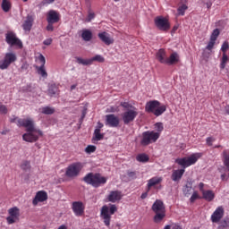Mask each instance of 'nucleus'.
<instances>
[{"instance_id":"nucleus-1","label":"nucleus","mask_w":229,"mask_h":229,"mask_svg":"<svg viewBox=\"0 0 229 229\" xmlns=\"http://www.w3.org/2000/svg\"><path fill=\"white\" fill-rule=\"evenodd\" d=\"M199 158H201V153H195L191 154L190 157L176 158L175 164L181 165L182 169L173 170L171 175L172 182H180L183 174H185V169L191 167V165H194Z\"/></svg>"},{"instance_id":"nucleus-2","label":"nucleus","mask_w":229,"mask_h":229,"mask_svg":"<svg viewBox=\"0 0 229 229\" xmlns=\"http://www.w3.org/2000/svg\"><path fill=\"white\" fill-rule=\"evenodd\" d=\"M17 126L26 128V133L22 135L25 142H37L39 137H42V131L35 128V123L31 119L19 118L17 121Z\"/></svg>"},{"instance_id":"nucleus-3","label":"nucleus","mask_w":229,"mask_h":229,"mask_svg":"<svg viewBox=\"0 0 229 229\" xmlns=\"http://www.w3.org/2000/svg\"><path fill=\"white\" fill-rule=\"evenodd\" d=\"M121 106L125 109L122 114L123 124L127 125L130 123H133L137 119V115H139V109L128 102H122Z\"/></svg>"},{"instance_id":"nucleus-4","label":"nucleus","mask_w":229,"mask_h":229,"mask_svg":"<svg viewBox=\"0 0 229 229\" xmlns=\"http://www.w3.org/2000/svg\"><path fill=\"white\" fill-rule=\"evenodd\" d=\"M107 178L101 175L99 173H89L83 177V182L87 183L88 185H91L95 189H98V187H101V185H105L107 182Z\"/></svg>"},{"instance_id":"nucleus-5","label":"nucleus","mask_w":229,"mask_h":229,"mask_svg":"<svg viewBox=\"0 0 229 229\" xmlns=\"http://www.w3.org/2000/svg\"><path fill=\"white\" fill-rule=\"evenodd\" d=\"M167 110L165 105H161L158 100H150L145 105V112L153 114L156 117H160Z\"/></svg>"},{"instance_id":"nucleus-6","label":"nucleus","mask_w":229,"mask_h":229,"mask_svg":"<svg viewBox=\"0 0 229 229\" xmlns=\"http://www.w3.org/2000/svg\"><path fill=\"white\" fill-rule=\"evenodd\" d=\"M117 212V206L115 204L110 205V208L104 205L100 209V219H102L105 226L110 227L112 216Z\"/></svg>"},{"instance_id":"nucleus-7","label":"nucleus","mask_w":229,"mask_h":229,"mask_svg":"<svg viewBox=\"0 0 229 229\" xmlns=\"http://www.w3.org/2000/svg\"><path fill=\"white\" fill-rule=\"evenodd\" d=\"M152 212L155 213L154 223H161L165 217V206L164 201L157 199L152 205Z\"/></svg>"},{"instance_id":"nucleus-8","label":"nucleus","mask_w":229,"mask_h":229,"mask_svg":"<svg viewBox=\"0 0 229 229\" xmlns=\"http://www.w3.org/2000/svg\"><path fill=\"white\" fill-rule=\"evenodd\" d=\"M157 139H160V132H156L155 131H146L142 132L140 145L149 146L157 142Z\"/></svg>"},{"instance_id":"nucleus-9","label":"nucleus","mask_w":229,"mask_h":229,"mask_svg":"<svg viewBox=\"0 0 229 229\" xmlns=\"http://www.w3.org/2000/svg\"><path fill=\"white\" fill-rule=\"evenodd\" d=\"M82 169H83V164L80 162L71 164L66 168L65 176H67V178H76V176H78L80 173H81Z\"/></svg>"},{"instance_id":"nucleus-10","label":"nucleus","mask_w":229,"mask_h":229,"mask_svg":"<svg viewBox=\"0 0 229 229\" xmlns=\"http://www.w3.org/2000/svg\"><path fill=\"white\" fill-rule=\"evenodd\" d=\"M9 216L6 217V222L9 225H13L19 221V217L21 216V209L17 207H13L8 209Z\"/></svg>"},{"instance_id":"nucleus-11","label":"nucleus","mask_w":229,"mask_h":229,"mask_svg":"<svg viewBox=\"0 0 229 229\" xmlns=\"http://www.w3.org/2000/svg\"><path fill=\"white\" fill-rule=\"evenodd\" d=\"M155 25L161 31H168L171 28V24L169 21L165 19L164 16H157L154 20Z\"/></svg>"},{"instance_id":"nucleus-12","label":"nucleus","mask_w":229,"mask_h":229,"mask_svg":"<svg viewBox=\"0 0 229 229\" xmlns=\"http://www.w3.org/2000/svg\"><path fill=\"white\" fill-rule=\"evenodd\" d=\"M46 58H36V64H34L38 74L42 78H47V72H46Z\"/></svg>"},{"instance_id":"nucleus-13","label":"nucleus","mask_w":229,"mask_h":229,"mask_svg":"<svg viewBox=\"0 0 229 229\" xmlns=\"http://www.w3.org/2000/svg\"><path fill=\"white\" fill-rule=\"evenodd\" d=\"M223 217H225V208L223 206H219L212 213L210 221L217 225L221 223Z\"/></svg>"},{"instance_id":"nucleus-14","label":"nucleus","mask_w":229,"mask_h":229,"mask_svg":"<svg viewBox=\"0 0 229 229\" xmlns=\"http://www.w3.org/2000/svg\"><path fill=\"white\" fill-rule=\"evenodd\" d=\"M5 40L9 46H15L16 47H22V42L20 41V39L17 38V35L15 33L9 31L5 35Z\"/></svg>"},{"instance_id":"nucleus-15","label":"nucleus","mask_w":229,"mask_h":229,"mask_svg":"<svg viewBox=\"0 0 229 229\" xmlns=\"http://www.w3.org/2000/svg\"><path fill=\"white\" fill-rule=\"evenodd\" d=\"M120 123L119 116L114 114L106 115V126H109V128H118Z\"/></svg>"},{"instance_id":"nucleus-16","label":"nucleus","mask_w":229,"mask_h":229,"mask_svg":"<svg viewBox=\"0 0 229 229\" xmlns=\"http://www.w3.org/2000/svg\"><path fill=\"white\" fill-rule=\"evenodd\" d=\"M61 18L62 15H60V13L55 10H50L47 13V22L56 24V22H60Z\"/></svg>"},{"instance_id":"nucleus-17","label":"nucleus","mask_w":229,"mask_h":229,"mask_svg":"<svg viewBox=\"0 0 229 229\" xmlns=\"http://www.w3.org/2000/svg\"><path fill=\"white\" fill-rule=\"evenodd\" d=\"M44 201H47V192L40 191L36 193V196L32 200V204L34 207H37L38 203H42Z\"/></svg>"},{"instance_id":"nucleus-18","label":"nucleus","mask_w":229,"mask_h":229,"mask_svg":"<svg viewBox=\"0 0 229 229\" xmlns=\"http://www.w3.org/2000/svg\"><path fill=\"white\" fill-rule=\"evenodd\" d=\"M72 208L75 216H81L85 212V207L83 206V202L81 201H74L72 202Z\"/></svg>"},{"instance_id":"nucleus-19","label":"nucleus","mask_w":229,"mask_h":229,"mask_svg":"<svg viewBox=\"0 0 229 229\" xmlns=\"http://www.w3.org/2000/svg\"><path fill=\"white\" fill-rule=\"evenodd\" d=\"M93 62H98L99 64H103V62H105V58H77L76 60V63L80 64L81 65H92Z\"/></svg>"},{"instance_id":"nucleus-20","label":"nucleus","mask_w":229,"mask_h":229,"mask_svg":"<svg viewBox=\"0 0 229 229\" xmlns=\"http://www.w3.org/2000/svg\"><path fill=\"white\" fill-rule=\"evenodd\" d=\"M107 199L111 203H116V201H121V199H123V192L119 191H112L107 196Z\"/></svg>"},{"instance_id":"nucleus-21","label":"nucleus","mask_w":229,"mask_h":229,"mask_svg":"<svg viewBox=\"0 0 229 229\" xmlns=\"http://www.w3.org/2000/svg\"><path fill=\"white\" fill-rule=\"evenodd\" d=\"M163 180H164V178H162L160 176H154V177L150 178L147 183L148 191H151V188L155 187V185H160V183H162Z\"/></svg>"},{"instance_id":"nucleus-22","label":"nucleus","mask_w":229,"mask_h":229,"mask_svg":"<svg viewBox=\"0 0 229 229\" xmlns=\"http://www.w3.org/2000/svg\"><path fill=\"white\" fill-rule=\"evenodd\" d=\"M35 19L31 15H28L23 21L22 28L24 31H31V28L33 27V21Z\"/></svg>"},{"instance_id":"nucleus-23","label":"nucleus","mask_w":229,"mask_h":229,"mask_svg":"<svg viewBox=\"0 0 229 229\" xmlns=\"http://www.w3.org/2000/svg\"><path fill=\"white\" fill-rule=\"evenodd\" d=\"M98 38H100V40H102V42H104V44H106V46H110V44H114V39H112V38H110V34L106 33V32H101L98 34Z\"/></svg>"},{"instance_id":"nucleus-24","label":"nucleus","mask_w":229,"mask_h":229,"mask_svg":"<svg viewBox=\"0 0 229 229\" xmlns=\"http://www.w3.org/2000/svg\"><path fill=\"white\" fill-rule=\"evenodd\" d=\"M15 62V58H4L0 60V69L2 71H4V69H8L10 67V64H13Z\"/></svg>"},{"instance_id":"nucleus-25","label":"nucleus","mask_w":229,"mask_h":229,"mask_svg":"<svg viewBox=\"0 0 229 229\" xmlns=\"http://www.w3.org/2000/svg\"><path fill=\"white\" fill-rule=\"evenodd\" d=\"M202 198L206 201H213L214 199L216 198V194L212 190H207L202 191Z\"/></svg>"},{"instance_id":"nucleus-26","label":"nucleus","mask_w":229,"mask_h":229,"mask_svg":"<svg viewBox=\"0 0 229 229\" xmlns=\"http://www.w3.org/2000/svg\"><path fill=\"white\" fill-rule=\"evenodd\" d=\"M160 64H165V65H176L180 60L178 58H159Z\"/></svg>"},{"instance_id":"nucleus-27","label":"nucleus","mask_w":229,"mask_h":229,"mask_svg":"<svg viewBox=\"0 0 229 229\" xmlns=\"http://www.w3.org/2000/svg\"><path fill=\"white\" fill-rule=\"evenodd\" d=\"M47 94L50 96V98H53L54 96H58L60 94V89H58V86H56V84H51L48 87Z\"/></svg>"},{"instance_id":"nucleus-28","label":"nucleus","mask_w":229,"mask_h":229,"mask_svg":"<svg viewBox=\"0 0 229 229\" xmlns=\"http://www.w3.org/2000/svg\"><path fill=\"white\" fill-rule=\"evenodd\" d=\"M124 182H131V180H137V173L135 171H127V177L123 176Z\"/></svg>"},{"instance_id":"nucleus-29","label":"nucleus","mask_w":229,"mask_h":229,"mask_svg":"<svg viewBox=\"0 0 229 229\" xmlns=\"http://www.w3.org/2000/svg\"><path fill=\"white\" fill-rule=\"evenodd\" d=\"M81 37L85 42H90V40H92V31L89 30H83Z\"/></svg>"},{"instance_id":"nucleus-30","label":"nucleus","mask_w":229,"mask_h":229,"mask_svg":"<svg viewBox=\"0 0 229 229\" xmlns=\"http://www.w3.org/2000/svg\"><path fill=\"white\" fill-rule=\"evenodd\" d=\"M182 192L184 194V196H191V194H192V182H187L186 185L183 187L182 189Z\"/></svg>"},{"instance_id":"nucleus-31","label":"nucleus","mask_w":229,"mask_h":229,"mask_svg":"<svg viewBox=\"0 0 229 229\" xmlns=\"http://www.w3.org/2000/svg\"><path fill=\"white\" fill-rule=\"evenodd\" d=\"M136 160H137V162H141L142 164H146V162H149V156H148L145 153L139 154L136 157Z\"/></svg>"},{"instance_id":"nucleus-32","label":"nucleus","mask_w":229,"mask_h":229,"mask_svg":"<svg viewBox=\"0 0 229 229\" xmlns=\"http://www.w3.org/2000/svg\"><path fill=\"white\" fill-rule=\"evenodd\" d=\"M41 114H44L45 115H53V114H55V108L50 106L42 107Z\"/></svg>"},{"instance_id":"nucleus-33","label":"nucleus","mask_w":229,"mask_h":229,"mask_svg":"<svg viewBox=\"0 0 229 229\" xmlns=\"http://www.w3.org/2000/svg\"><path fill=\"white\" fill-rule=\"evenodd\" d=\"M2 9L5 12L8 13L10 10H12V3L8 0H3L2 2Z\"/></svg>"},{"instance_id":"nucleus-34","label":"nucleus","mask_w":229,"mask_h":229,"mask_svg":"<svg viewBox=\"0 0 229 229\" xmlns=\"http://www.w3.org/2000/svg\"><path fill=\"white\" fill-rule=\"evenodd\" d=\"M228 49H229V43H228V41H225L221 47V51L223 53V58H228V55H226V52L228 51Z\"/></svg>"},{"instance_id":"nucleus-35","label":"nucleus","mask_w":229,"mask_h":229,"mask_svg":"<svg viewBox=\"0 0 229 229\" xmlns=\"http://www.w3.org/2000/svg\"><path fill=\"white\" fill-rule=\"evenodd\" d=\"M223 157H224V165H225L227 171H229V154H228V151L224 150L223 151Z\"/></svg>"},{"instance_id":"nucleus-36","label":"nucleus","mask_w":229,"mask_h":229,"mask_svg":"<svg viewBox=\"0 0 229 229\" xmlns=\"http://www.w3.org/2000/svg\"><path fill=\"white\" fill-rule=\"evenodd\" d=\"M22 171H30L31 169V163L30 161H23L21 165Z\"/></svg>"},{"instance_id":"nucleus-37","label":"nucleus","mask_w":229,"mask_h":229,"mask_svg":"<svg viewBox=\"0 0 229 229\" xmlns=\"http://www.w3.org/2000/svg\"><path fill=\"white\" fill-rule=\"evenodd\" d=\"M94 135L97 140H103L105 139V134H101V130L99 129H95Z\"/></svg>"},{"instance_id":"nucleus-38","label":"nucleus","mask_w":229,"mask_h":229,"mask_svg":"<svg viewBox=\"0 0 229 229\" xmlns=\"http://www.w3.org/2000/svg\"><path fill=\"white\" fill-rule=\"evenodd\" d=\"M219 228L220 229L229 228V218H225V219L220 220V222H219Z\"/></svg>"},{"instance_id":"nucleus-39","label":"nucleus","mask_w":229,"mask_h":229,"mask_svg":"<svg viewBox=\"0 0 229 229\" xmlns=\"http://www.w3.org/2000/svg\"><path fill=\"white\" fill-rule=\"evenodd\" d=\"M220 31L219 29H215L210 36V39L214 40L216 42V40H217V37H219L220 35Z\"/></svg>"},{"instance_id":"nucleus-40","label":"nucleus","mask_w":229,"mask_h":229,"mask_svg":"<svg viewBox=\"0 0 229 229\" xmlns=\"http://www.w3.org/2000/svg\"><path fill=\"white\" fill-rule=\"evenodd\" d=\"M187 5L186 4H182L181 6L178 7L177 12L178 15H185V12H187Z\"/></svg>"},{"instance_id":"nucleus-41","label":"nucleus","mask_w":229,"mask_h":229,"mask_svg":"<svg viewBox=\"0 0 229 229\" xmlns=\"http://www.w3.org/2000/svg\"><path fill=\"white\" fill-rule=\"evenodd\" d=\"M214 46H216V41L210 39L205 48V51H212V49H214Z\"/></svg>"},{"instance_id":"nucleus-42","label":"nucleus","mask_w":229,"mask_h":229,"mask_svg":"<svg viewBox=\"0 0 229 229\" xmlns=\"http://www.w3.org/2000/svg\"><path fill=\"white\" fill-rule=\"evenodd\" d=\"M155 128L157 131V133H162V131H164V123H155Z\"/></svg>"},{"instance_id":"nucleus-43","label":"nucleus","mask_w":229,"mask_h":229,"mask_svg":"<svg viewBox=\"0 0 229 229\" xmlns=\"http://www.w3.org/2000/svg\"><path fill=\"white\" fill-rule=\"evenodd\" d=\"M97 148L94 145H89L86 148L85 151L88 153V155H90V153H95Z\"/></svg>"},{"instance_id":"nucleus-44","label":"nucleus","mask_w":229,"mask_h":229,"mask_svg":"<svg viewBox=\"0 0 229 229\" xmlns=\"http://www.w3.org/2000/svg\"><path fill=\"white\" fill-rule=\"evenodd\" d=\"M196 199H199V195L198 191H194L190 199L191 203H194Z\"/></svg>"},{"instance_id":"nucleus-45","label":"nucleus","mask_w":229,"mask_h":229,"mask_svg":"<svg viewBox=\"0 0 229 229\" xmlns=\"http://www.w3.org/2000/svg\"><path fill=\"white\" fill-rule=\"evenodd\" d=\"M0 114L6 115V114H8V107L4 105H0Z\"/></svg>"},{"instance_id":"nucleus-46","label":"nucleus","mask_w":229,"mask_h":229,"mask_svg":"<svg viewBox=\"0 0 229 229\" xmlns=\"http://www.w3.org/2000/svg\"><path fill=\"white\" fill-rule=\"evenodd\" d=\"M165 56V50L161 48L157 53V58H164Z\"/></svg>"},{"instance_id":"nucleus-47","label":"nucleus","mask_w":229,"mask_h":229,"mask_svg":"<svg viewBox=\"0 0 229 229\" xmlns=\"http://www.w3.org/2000/svg\"><path fill=\"white\" fill-rule=\"evenodd\" d=\"M94 17H96V14L94 13V12L89 11L88 18L86 19V21L90 22V21H92V19H94Z\"/></svg>"},{"instance_id":"nucleus-48","label":"nucleus","mask_w":229,"mask_h":229,"mask_svg":"<svg viewBox=\"0 0 229 229\" xmlns=\"http://www.w3.org/2000/svg\"><path fill=\"white\" fill-rule=\"evenodd\" d=\"M228 62V58H223L222 63L220 64L221 69H225L226 67V63Z\"/></svg>"},{"instance_id":"nucleus-49","label":"nucleus","mask_w":229,"mask_h":229,"mask_svg":"<svg viewBox=\"0 0 229 229\" xmlns=\"http://www.w3.org/2000/svg\"><path fill=\"white\" fill-rule=\"evenodd\" d=\"M55 23L53 22H48V25L47 26V31H54L55 27L53 26Z\"/></svg>"},{"instance_id":"nucleus-50","label":"nucleus","mask_w":229,"mask_h":229,"mask_svg":"<svg viewBox=\"0 0 229 229\" xmlns=\"http://www.w3.org/2000/svg\"><path fill=\"white\" fill-rule=\"evenodd\" d=\"M214 140H216L214 138L208 137V138H207L206 142H207L208 146H212V142H214Z\"/></svg>"},{"instance_id":"nucleus-51","label":"nucleus","mask_w":229,"mask_h":229,"mask_svg":"<svg viewBox=\"0 0 229 229\" xmlns=\"http://www.w3.org/2000/svg\"><path fill=\"white\" fill-rule=\"evenodd\" d=\"M54 1H55V0H43V1L41 2V4H42V6H46V4H53Z\"/></svg>"},{"instance_id":"nucleus-52","label":"nucleus","mask_w":229,"mask_h":229,"mask_svg":"<svg viewBox=\"0 0 229 229\" xmlns=\"http://www.w3.org/2000/svg\"><path fill=\"white\" fill-rule=\"evenodd\" d=\"M53 43V39L52 38H47V39H45L43 44L45 46H51V44Z\"/></svg>"},{"instance_id":"nucleus-53","label":"nucleus","mask_w":229,"mask_h":229,"mask_svg":"<svg viewBox=\"0 0 229 229\" xmlns=\"http://www.w3.org/2000/svg\"><path fill=\"white\" fill-rule=\"evenodd\" d=\"M5 58H15V54L13 53H8L5 55Z\"/></svg>"},{"instance_id":"nucleus-54","label":"nucleus","mask_w":229,"mask_h":229,"mask_svg":"<svg viewBox=\"0 0 229 229\" xmlns=\"http://www.w3.org/2000/svg\"><path fill=\"white\" fill-rule=\"evenodd\" d=\"M221 180H222V182H225H225H228V177H226V174H223L221 175Z\"/></svg>"},{"instance_id":"nucleus-55","label":"nucleus","mask_w":229,"mask_h":229,"mask_svg":"<svg viewBox=\"0 0 229 229\" xmlns=\"http://www.w3.org/2000/svg\"><path fill=\"white\" fill-rule=\"evenodd\" d=\"M204 187H205V183L199 182V191H201V192H203V191H205V190H203Z\"/></svg>"},{"instance_id":"nucleus-56","label":"nucleus","mask_w":229,"mask_h":229,"mask_svg":"<svg viewBox=\"0 0 229 229\" xmlns=\"http://www.w3.org/2000/svg\"><path fill=\"white\" fill-rule=\"evenodd\" d=\"M28 67H30V64H28L27 63H24V64L21 65V70L24 71V70L28 69Z\"/></svg>"},{"instance_id":"nucleus-57","label":"nucleus","mask_w":229,"mask_h":229,"mask_svg":"<svg viewBox=\"0 0 229 229\" xmlns=\"http://www.w3.org/2000/svg\"><path fill=\"white\" fill-rule=\"evenodd\" d=\"M178 56H179L178 53L174 52V53L171 54L170 58H178Z\"/></svg>"},{"instance_id":"nucleus-58","label":"nucleus","mask_w":229,"mask_h":229,"mask_svg":"<svg viewBox=\"0 0 229 229\" xmlns=\"http://www.w3.org/2000/svg\"><path fill=\"white\" fill-rule=\"evenodd\" d=\"M141 199H146V198H148V191L147 192H143L140 196Z\"/></svg>"},{"instance_id":"nucleus-59","label":"nucleus","mask_w":229,"mask_h":229,"mask_svg":"<svg viewBox=\"0 0 229 229\" xmlns=\"http://www.w3.org/2000/svg\"><path fill=\"white\" fill-rule=\"evenodd\" d=\"M103 126H104L103 123L98 122V128L96 130H101V128H103Z\"/></svg>"},{"instance_id":"nucleus-60","label":"nucleus","mask_w":229,"mask_h":229,"mask_svg":"<svg viewBox=\"0 0 229 229\" xmlns=\"http://www.w3.org/2000/svg\"><path fill=\"white\" fill-rule=\"evenodd\" d=\"M225 110L227 115H229V105H227V106H225Z\"/></svg>"},{"instance_id":"nucleus-61","label":"nucleus","mask_w":229,"mask_h":229,"mask_svg":"<svg viewBox=\"0 0 229 229\" xmlns=\"http://www.w3.org/2000/svg\"><path fill=\"white\" fill-rule=\"evenodd\" d=\"M207 8L209 10V8H212V4L210 2L207 3Z\"/></svg>"},{"instance_id":"nucleus-62","label":"nucleus","mask_w":229,"mask_h":229,"mask_svg":"<svg viewBox=\"0 0 229 229\" xmlns=\"http://www.w3.org/2000/svg\"><path fill=\"white\" fill-rule=\"evenodd\" d=\"M178 30V27L177 26H174L172 30V33H174L176 30Z\"/></svg>"},{"instance_id":"nucleus-63","label":"nucleus","mask_w":229,"mask_h":229,"mask_svg":"<svg viewBox=\"0 0 229 229\" xmlns=\"http://www.w3.org/2000/svg\"><path fill=\"white\" fill-rule=\"evenodd\" d=\"M58 229H67V226L63 225L59 226Z\"/></svg>"},{"instance_id":"nucleus-64","label":"nucleus","mask_w":229,"mask_h":229,"mask_svg":"<svg viewBox=\"0 0 229 229\" xmlns=\"http://www.w3.org/2000/svg\"><path fill=\"white\" fill-rule=\"evenodd\" d=\"M1 133L2 135H6V133H8V130L3 131Z\"/></svg>"}]
</instances>
